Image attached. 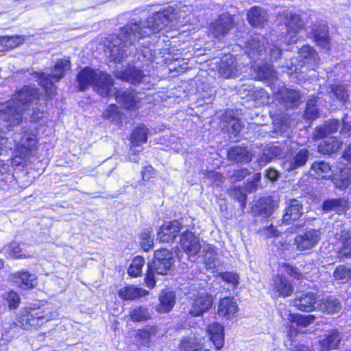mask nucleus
<instances>
[{
	"label": "nucleus",
	"instance_id": "f257e3e1",
	"mask_svg": "<svg viewBox=\"0 0 351 351\" xmlns=\"http://www.w3.org/2000/svg\"><path fill=\"white\" fill-rule=\"evenodd\" d=\"M38 97V90L24 86L14 95L12 99L0 103V119L10 125H19L23 119V112Z\"/></svg>",
	"mask_w": 351,
	"mask_h": 351
},
{
	"label": "nucleus",
	"instance_id": "f03ea898",
	"mask_svg": "<svg viewBox=\"0 0 351 351\" xmlns=\"http://www.w3.org/2000/svg\"><path fill=\"white\" fill-rule=\"evenodd\" d=\"M139 29L136 23L128 24L121 29L119 34L112 36L106 51L111 61L120 62L131 53L129 47L141 38Z\"/></svg>",
	"mask_w": 351,
	"mask_h": 351
},
{
	"label": "nucleus",
	"instance_id": "7ed1b4c3",
	"mask_svg": "<svg viewBox=\"0 0 351 351\" xmlns=\"http://www.w3.org/2000/svg\"><path fill=\"white\" fill-rule=\"evenodd\" d=\"M77 80L80 90L93 86L101 97L111 96L113 82L110 75L104 72L86 67L78 73Z\"/></svg>",
	"mask_w": 351,
	"mask_h": 351
},
{
	"label": "nucleus",
	"instance_id": "20e7f679",
	"mask_svg": "<svg viewBox=\"0 0 351 351\" xmlns=\"http://www.w3.org/2000/svg\"><path fill=\"white\" fill-rule=\"evenodd\" d=\"M57 315L53 308L48 305L29 306L21 311L16 324L25 330H32L40 326Z\"/></svg>",
	"mask_w": 351,
	"mask_h": 351
},
{
	"label": "nucleus",
	"instance_id": "39448f33",
	"mask_svg": "<svg viewBox=\"0 0 351 351\" xmlns=\"http://www.w3.org/2000/svg\"><path fill=\"white\" fill-rule=\"evenodd\" d=\"M173 264V258L171 252L167 249L156 250L154 260L148 263V269L145 278L149 288H154L156 285L154 275H167Z\"/></svg>",
	"mask_w": 351,
	"mask_h": 351
},
{
	"label": "nucleus",
	"instance_id": "423d86ee",
	"mask_svg": "<svg viewBox=\"0 0 351 351\" xmlns=\"http://www.w3.org/2000/svg\"><path fill=\"white\" fill-rule=\"evenodd\" d=\"M175 18L174 9L172 7H169L163 12H156L149 16L143 27L136 23H135L140 27L138 32L142 34L141 38H143L158 32L167 26Z\"/></svg>",
	"mask_w": 351,
	"mask_h": 351
},
{
	"label": "nucleus",
	"instance_id": "0eeeda50",
	"mask_svg": "<svg viewBox=\"0 0 351 351\" xmlns=\"http://www.w3.org/2000/svg\"><path fill=\"white\" fill-rule=\"evenodd\" d=\"M70 60L69 59H60L57 61L51 70V74L42 73L39 77V82L49 95H53L56 93V86L54 82H58L62 79L66 72L70 69Z\"/></svg>",
	"mask_w": 351,
	"mask_h": 351
},
{
	"label": "nucleus",
	"instance_id": "6e6552de",
	"mask_svg": "<svg viewBox=\"0 0 351 351\" xmlns=\"http://www.w3.org/2000/svg\"><path fill=\"white\" fill-rule=\"evenodd\" d=\"M334 228V241L331 243L337 245L341 256L351 257V233L346 230L341 222H337Z\"/></svg>",
	"mask_w": 351,
	"mask_h": 351
},
{
	"label": "nucleus",
	"instance_id": "1a4fd4ad",
	"mask_svg": "<svg viewBox=\"0 0 351 351\" xmlns=\"http://www.w3.org/2000/svg\"><path fill=\"white\" fill-rule=\"evenodd\" d=\"M189 298L191 300L189 313L195 317L208 311L213 303L212 295L204 291L190 293Z\"/></svg>",
	"mask_w": 351,
	"mask_h": 351
},
{
	"label": "nucleus",
	"instance_id": "9d476101",
	"mask_svg": "<svg viewBox=\"0 0 351 351\" xmlns=\"http://www.w3.org/2000/svg\"><path fill=\"white\" fill-rule=\"evenodd\" d=\"M232 17L228 13H223L210 23L209 32L215 38L220 40L224 38L233 28Z\"/></svg>",
	"mask_w": 351,
	"mask_h": 351
},
{
	"label": "nucleus",
	"instance_id": "9b49d317",
	"mask_svg": "<svg viewBox=\"0 0 351 351\" xmlns=\"http://www.w3.org/2000/svg\"><path fill=\"white\" fill-rule=\"evenodd\" d=\"M276 99L285 108H298L302 98L300 91L282 86L275 93Z\"/></svg>",
	"mask_w": 351,
	"mask_h": 351
},
{
	"label": "nucleus",
	"instance_id": "f8f14e48",
	"mask_svg": "<svg viewBox=\"0 0 351 351\" xmlns=\"http://www.w3.org/2000/svg\"><path fill=\"white\" fill-rule=\"evenodd\" d=\"M216 63L218 64L219 74L225 78L235 77L241 72V66L231 54L225 55Z\"/></svg>",
	"mask_w": 351,
	"mask_h": 351
},
{
	"label": "nucleus",
	"instance_id": "ddd939ff",
	"mask_svg": "<svg viewBox=\"0 0 351 351\" xmlns=\"http://www.w3.org/2000/svg\"><path fill=\"white\" fill-rule=\"evenodd\" d=\"M321 239V232L318 230L310 229L304 234L298 235L294 244L300 251L310 250L316 246Z\"/></svg>",
	"mask_w": 351,
	"mask_h": 351
},
{
	"label": "nucleus",
	"instance_id": "4468645a",
	"mask_svg": "<svg viewBox=\"0 0 351 351\" xmlns=\"http://www.w3.org/2000/svg\"><path fill=\"white\" fill-rule=\"evenodd\" d=\"M285 24L287 31L288 43L296 42L295 36L304 27V23L300 16L296 14L288 12L285 14Z\"/></svg>",
	"mask_w": 351,
	"mask_h": 351
},
{
	"label": "nucleus",
	"instance_id": "2eb2a0df",
	"mask_svg": "<svg viewBox=\"0 0 351 351\" xmlns=\"http://www.w3.org/2000/svg\"><path fill=\"white\" fill-rule=\"evenodd\" d=\"M37 143L36 136L34 134H24L21 141L15 145V156L22 159L27 158Z\"/></svg>",
	"mask_w": 351,
	"mask_h": 351
},
{
	"label": "nucleus",
	"instance_id": "dca6fc26",
	"mask_svg": "<svg viewBox=\"0 0 351 351\" xmlns=\"http://www.w3.org/2000/svg\"><path fill=\"white\" fill-rule=\"evenodd\" d=\"M272 294L274 297H288L293 291L294 287L283 275L278 274L273 277Z\"/></svg>",
	"mask_w": 351,
	"mask_h": 351
},
{
	"label": "nucleus",
	"instance_id": "f3484780",
	"mask_svg": "<svg viewBox=\"0 0 351 351\" xmlns=\"http://www.w3.org/2000/svg\"><path fill=\"white\" fill-rule=\"evenodd\" d=\"M180 245L189 257L195 256L201 248L198 238L191 232H186L181 235Z\"/></svg>",
	"mask_w": 351,
	"mask_h": 351
},
{
	"label": "nucleus",
	"instance_id": "a211bd4d",
	"mask_svg": "<svg viewBox=\"0 0 351 351\" xmlns=\"http://www.w3.org/2000/svg\"><path fill=\"white\" fill-rule=\"evenodd\" d=\"M12 280L23 289H31L37 285V278L35 274L22 270L10 275Z\"/></svg>",
	"mask_w": 351,
	"mask_h": 351
},
{
	"label": "nucleus",
	"instance_id": "6ab92c4d",
	"mask_svg": "<svg viewBox=\"0 0 351 351\" xmlns=\"http://www.w3.org/2000/svg\"><path fill=\"white\" fill-rule=\"evenodd\" d=\"M239 311L237 301L232 297H226L220 300L218 304L219 316L230 319L234 317Z\"/></svg>",
	"mask_w": 351,
	"mask_h": 351
},
{
	"label": "nucleus",
	"instance_id": "aec40b11",
	"mask_svg": "<svg viewBox=\"0 0 351 351\" xmlns=\"http://www.w3.org/2000/svg\"><path fill=\"white\" fill-rule=\"evenodd\" d=\"M114 96L116 101L128 109L136 108L140 100L137 93L133 89L117 90Z\"/></svg>",
	"mask_w": 351,
	"mask_h": 351
},
{
	"label": "nucleus",
	"instance_id": "412c9836",
	"mask_svg": "<svg viewBox=\"0 0 351 351\" xmlns=\"http://www.w3.org/2000/svg\"><path fill=\"white\" fill-rule=\"evenodd\" d=\"M287 206L282 217V221L285 223H291L298 219L303 214L302 204L297 199H293L287 202Z\"/></svg>",
	"mask_w": 351,
	"mask_h": 351
},
{
	"label": "nucleus",
	"instance_id": "4be33fe9",
	"mask_svg": "<svg viewBox=\"0 0 351 351\" xmlns=\"http://www.w3.org/2000/svg\"><path fill=\"white\" fill-rule=\"evenodd\" d=\"M309 157L308 150L306 149H300L290 160H285L282 163V168L289 172L303 167L307 162Z\"/></svg>",
	"mask_w": 351,
	"mask_h": 351
},
{
	"label": "nucleus",
	"instance_id": "5701e85b",
	"mask_svg": "<svg viewBox=\"0 0 351 351\" xmlns=\"http://www.w3.org/2000/svg\"><path fill=\"white\" fill-rule=\"evenodd\" d=\"M316 300L315 294L313 292H308L300 293L293 300L292 303L298 309L309 312L315 309Z\"/></svg>",
	"mask_w": 351,
	"mask_h": 351
},
{
	"label": "nucleus",
	"instance_id": "b1692460",
	"mask_svg": "<svg viewBox=\"0 0 351 351\" xmlns=\"http://www.w3.org/2000/svg\"><path fill=\"white\" fill-rule=\"evenodd\" d=\"M342 338L337 329H332L319 341L320 351L338 349Z\"/></svg>",
	"mask_w": 351,
	"mask_h": 351
},
{
	"label": "nucleus",
	"instance_id": "393cba45",
	"mask_svg": "<svg viewBox=\"0 0 351 351\" xmlns=\"http://www.w3.org/2000/svg\"><path fill=\"white\" fill-rule=\"evenodd\" d=\"M114 75L117 79L131 84L140 82L144 77L141 71L133 66H129L125 70L116 71Z\"/></svg>",
	"mask_w": 351,
	"mask_h": 351
},
{
	"label": "nucleus",
	"instance_id": "a878e982",
	"mask_svg": "<svg viewBox=\"0 0 351 351\" xmlns=\"http://www.w3.org/2000/svg\"><path fill=\"white\" fill-rule=\"evenodd\" d=\"M311 36L314 38L316 44L323 49H330V38L328 27L325 25L313 27L311 32Z\"/></svg>",
	"mask_w": 351,
	"mask_h": 351
},
{
	"label": "nucleus",
	"instance_id": "bb28decb",
	"mask_svg": "<svg viewBox=\"0 0 351 351\" xmlns=\"http://www.w3.org/2000/svg\"><path fill=\"white\" fill-rule=\"evenodd\" d=\"M265 38L260 34H255L251 36L247 42L250 58L255 59L256 56L261 55L265 51Z\"/></svg>",
	"mask_w": 351,
	"mask_h": 351
},
{
	"label": "nucleus",
	"instance_id": "cd10ccee",
	"mask_svg": "<svg viewBox=\"0 0 351 351\" xmlns=\"http://www.w3.org/2000/svg\"><path fill=\"white\" fill-rule=\"evenodd\" d=\"M149 294V291L133 285L127 286L119 289V297L123 300H134Z\"/></svg>",
	"mask_w": 351,
	"mask_h": 351
},
{
	"label": "nucleus",
	"instance_id": "c85d7f7f",
	"mask_svg": "<svg viewBox=\"0 0 351 351\" xmlns=\"http://www.w3.org/2000/svg\"><path fill=\"white\" fill-rule=\"evenodd\" d=\"M210 341L216 349H221L223 346V326L218 323L210 324L207 328Z\"/></svg>",
	"mask_w": 351,
	"mask_h": 351
},
{
	"label": "nucleus",
	"instance_id": "c756f323",
	"mask_svg": "<svg viewBox=\"0 0 351 351\" xmlns=\"http://www.w3.org/2000/svg\"><path fill=\"white\" fill-rule=\"evenodd\" d=\"M176 293L172 291L164 290L160 295V304L157 311L162 313H168L175 303Z\"/></svg>",
	"mask_w": 351,
	"mask_h": 351
},
{
	"label": "nucleus",
	"instance_id": "7c9ffc66",
	"mask_svg": "<svg viewBox=\"0 0 351 351\" xmlns=\"http://www.w3.org/2000/svg\"><path fill=\"white\" fill-rule=\"evenodd\" d=\"M228 158L238 163L249 162L252 158L251 154L245 147H232L228 150Z\"/></svg>",
	"mask_w": 351,
	"mask_h": 351
},
{
	"label": "nucleus",
	"instance_id": "2f4dec72",
	"mask_svg": "<svg viewBox=\"0 0 351 351\" xmlns=\"http://www.w3.org/2000/svg\"><path fill=\"white\" fill-rule=\"evenodd\" d=\"M288 151V147H282L281 144H270L265 149L261 158V161L268 162L275 157H281Z\"/></svg>",
	"mask_w": 351,
	"mask_h": 351
},
{
	"label": "nucleus",
	"instance_id": "473e14b6",
	"mask_svg": "<svg viewBox=\"0 0 351 351\" xmlns=\"http://www.w3.org/2000/svg\"><path fill=\"white\" fill-rule=\"evenodd\" d=\"M298 58L302 64H311L316 65L319 61L318 54L308 45H304L299 50Z\"/></svg>",
	"mask_w": 351,
	"mask_h": 351
},
{
	"label": "nucleus",
	"instance_id": "72a5a7b5",
	"mask_svg": "<svg viewBox=\"0 0 351 351\" xmlns=\"http://www.w3.org/2000/svg\"><path fill=\"white\" fill-rule=\"evenodd\" d=\"M180 351H210L204 347L203 344L193 337L183 338L180 343Z\"/></svg>",
	"mask_w": 351,
	"mask_h": 351
},
{
	"label": "nucleus",
	"instance_id": "f704fd0d",
	"mask_svg": "<svg viewBox=\"0 0 351 351\" xmlns=\"http://www.w3.org/2000/svg\"><path fill=\"white\" fill-rule=\"evenodd\" d=\"M247 19L252 26H261L267 21V13L261 8L254 7L249 10Z\"/></svg>",
	"mask_w": 351,
	"mask_h": 351
},
{
	"label": "nucleus",
	"instance_id": "c9c22d12",
	"mask_svg": "<svg viewBox=\"0 0 351 351\" xmlns=\"http://www.w3.org/2000/svg\"><path fill=\"white\" fill-rule=\"evenodd\" d=\"M158 238L163 243L173 242L176 238V226L173 222H165L158 232Z\"/></svg>",
	"mask_w": 351,
	"mask_h": 351
},
{
	"label": "nucleus",
	"instance_id": "e433bc0d",
	"mask_svg": "<svg viewBox=\"0 0 351 351\" xmlns=\"http://www.w3.org/2000/svg\"><path fill=\"white\" fill-rule=\"evenodd\" d=\"M341 143L335 137L330 136L324 140L318 146V151L323 154H331L339 150Z\"/></svg>",
	"mask_w": 351,
	"mask_h": 351
},
{
	"label": "nucleus",
	"instance_id": "4c0bfd02",
	"mask_svg": "<svg viewBox=\"0 0 351 351\" xmlns=\"http://www.w3.org/2000/svg\"><path fill=\"white\" fill-rule=\"evenodd\" d=\"M204 263L208 270L213 269L220 265V262L217 258V252L211 245L204 247Z\"/></svg>",
	"mask_w": 351,
	"mask_h": 351
},
{
	"label": "nucleus",
	"instance_id": "58836bf2",
	"mask_svg": "<svg viewBox=\"0 0 351 351\" xmlns=\"http://www.w3.org/2000/svg\"><path fill=\"white\" fill-rule=\"evenodd\" d=\"M252 67L256 73L255 77L260 80H273L276 79L274 67L269 64H264L262 66H254Z\"/></svg>",
	"mask_w": 351,
	"mask_h": 351
},
{
	"label": "nucleus",
	"instance_id": "ea45409f",
	"mask_svg": "<svg viewBox=\"0 0 351 351\" xmlns=\"http://www.w3.org/2000/svg\"><path fill=\"white\" fill-rule=\"evenodd\" d=\"M311 173L317 178H326L330 176L331 167L324 161L314 162L311 165Z\"/></svg>",
	"mask_w": 351,
	"mask_h": 351
},
{
	"label": "nucleus",
	"instance_id": "a19ab883",
	"mask_svg": "<svg viewBox=\"0 0 351 351\" xmlns=\"http://www.w3.org/2000/svg\"><path fill=\"white\" fill-rule=\"evenodd\" d=\"M332 181L337 188L341 190L347 189L351 184V168L341 169L339 175L335 177Z\"/></svg>",
	"mask_w": 351,
	"mask_h": 351
},
{
	"label": "nucleus",
	"instance_id": "79ce46f5",
	"mask_svg": "<svg viewBox=\"0 0 351 351\" xmlns=\"http://www.w3.org/2000/svg\"><path fill=\"white\" fill-rule=\"evenodd\" d=\"M347 203V201L341 198L330 199L324 202L322 208L326 212L334 210L340 213L345 211Z\"/></svg>",
	"mask_w": 351,
	"mask_h": 351
},
{
	"label": "nucleus",
	"instance_id": "37998d69",
	"mask_svg": "<svg viewBox=\"0 0 351 351\" xmlns=\"http://www.w3.org/2000/svg\"><path fill=\"white\" fill-rule=\"evenodd\" d=\"M319 309L328 314L338 313L341 310V304L332 297H327L319 304Z\"/></svg>",
	"mask_w": 351,
	"mask_h": 351
},
{
	"label": "nucleus",
	"instance_id": "c03bdc74",
	"mask_svg": "<svg viewBox=\"0 0 351 351\" xmlns=\"http://www.w3.org/2000/svg\"><path fill=\"white\" fill-rule=\"evenodd\" d=\"M130 319L134 322H145L151 318L147 308L138 306L130 312Z\"/></svg>",
	"mask_w": 351,
	"mask_h": 351
},
{
	"label": "nucleus",
	"instance_id": "a18cd8bd",
	"mask_svg": "<svg viewBox=\"0 0 351 351\" xmlns=\"http://www.w3.org/2000/svg\"><path fill=\"white\" fill-rule=\"evenodd\" d=\"M333 276L335 280L342 283L351 280V265H339L334 272Z\"/></svg>",
	"mask_w": 351,
	"mask_h": 351
},
{
	"label": "nucleus",
	"instance_id": "49530a36",
	"mask_svg": "<svg viewBox=\"0 0 351 351\" xmlns=\"http://www.w3.org/2000/svg\"><path fill=\"white\" fill-rule=\"evenodd\" d=\"M103 117L114 123L115 124H120L122 123L121 113L118 110V107L115 105L109 106L103 112Z\"/></svg>",
	"mask_w": 351,
	"mask_h": 351
},
{
	"label": "nucleus",
	"instance_id": "de8ad7c7",
	"mask_svg": "<svg viewBox=\"0 0 351 351\" xmlns=\"http://www.w3.org/2000/svg\"><path fill=\"white\" fill-rule=\"evenodd\" d=\"M147 138V130L144 125L138 126L134 130L132 137V143L133 147L139 146L141 144L145 143Z\"/></svg>",
	"mask_w": 351,
	"mask_h": 351
},
{
	"label": "nucleus",
	"instance_id": "09e8293b",
	"mask_svg": "<svg viewBox=\"0 0 351 351\" xmlns=\"http://www.w3.org/2000/svg\"><path fill=\"white\" fill-rule=\"evenodd\" d=\"M317 97L310 98L306 103L305 117L309 120H314L319 117V112L316 108Z\"/></svg>",
	"mask_w": 351,
	"mask_h": 351
},
{
	"label": "nucleus",
	"instance_id": "8fccbe9b",
	"mask_svg": "<svg viewBox=\"0 0 351 351\" xmlns=\"http://www.w3.org/2000/svg\"><path fill=\"white\" fill-rule=\"evenodd\" d=\"M145 263L142 256H136L133 260L128 269V274L132 277H136L142 273V267Z\"/></svg>",
	"mask_w": 351,
	"mask_h": 351
},
{
	"label": "nucleus",
	"instance_id": "3c124183",
	"mask_svg": "<svg viewBox=\"0 0 351 351\" xmlns=\"http://www.w3.org/2000/svg\"><path fill=\"white\" fill-rule=\"evenodd\" d=\"M21 43V39L18 36H4L0 38V47L3 50L12 49Z\"/></svg>",
	"mask_w": 351,
	"mask_h": 351
},
{
	"label": "nucleus",
	"instance_id": "603ef678",
	"mask_svg": "<svg viewBox=\"0 0 351 351\" xmlns=\"http://www.w3.org/2000/svg\"><path fill=\"white\" fill-rule=\"evenodd\" d=\"M330 92L333 93L335 97L343 103L348 100L349 95L347 89L342 85L334 84L330 87Z\"/></svg>",
	"mask_w": 351,
	"mask_h": 351
},
{
	"label": "nucleus",
	"instance_id": "864d4df0",
	"mask_svg": "<svg viewBox=\"0 0 351 351\" xmlns=\"http://www.w3.org/2000/svg\"><path fill=\"white\" fill-rule=\"evenodd\" d=\"M339 125L340 122L339 120L332 119L326 122L323 128H320L317 131L324 130V133L322 134V136H324L328 134L336 132L338 130Z\"/></svg>",
	"mask_w": 351,
	"mask_h": 351
},
{
	"label": "nucleus",
	"instance_id": "5fc2aeb1",
	"mask_svg": "<svg viewBox=\"0 0 351 351\" xmlns=\"http://www.w3.org/2000/svg\"><path fill=\"white\" fill-rule=\"evenodd\" d=\"M150 233L149 230H145L141 233V245L145 251H148L154 245V240Z\"/></svg>",
	"mask_w": 351,
	"mask_h": 351
},
{
	"label": "nucleus",
	"instance_id": "6e6d98bb",
	"mask_svg": "<svg viewBox=\"0 0 351 351\" xmlns=\"http://www.w3.org/2000/svg\"><path fill=\"white\" fill-rule=\"evenodd\" d=\"M225 119L226 121L228 123L226 127L230 128L232 130V132L235 136L237 135L242 128L240 120L235 117H230L229 119L226 116L225 117Z\"/></svg>",
	"mask_w": 351,
	"mask_h": 351
},
{
	"label": "nucleus",
	"instance_id": "4d7b16f0",
	"mask_svg": "<svg viewBox=\"0 0 351 351\" xmlns=\"http://www.w3.org/2000/svg\"><path fill=\"white\" fill-rule=\"evenodd\" d=\"M5 299L8 302V305L10 308L15 309L18 307L20 303V298L19 295L14 292L10 291L6 293Z\"/></svg>",
	"mask_w": 351,
	"mask_h": 351
},
{
	"label": "nucleus",
	"instance_id": "13d9d810",
	"mask_svg": "<svg viewBox=\"0 0 351 351\" xmlns=\"http://www.w3.org/2000/svg\"><path fill=\"white\" fill-rule=\"evenodd\" d=\"M220 276L223 281L232 285L234 287L237 286L239 284V276L233 272H223L220 273Z\"/></svg>",
	"mask_w": 351,
	"mask_h": 351
},
{
	"label": "nucleus",
	"instance_id": "bf43d9fd",
	"mask_svg": "<svg viewBox=\"0 0 351 351\" xmlns=\"http://www.w3.org/2000/svg\"><path fill=\"white\" fill-rule=\"evenodd\" d=\"M315 317L313 315H297L295 317L294 322L301 326H307L314 321Z\"/></svg>",
	"mask_w": 351,
	"mask_h": 351
},
{
	"label": "nucleus",
	"instance_id": "052dcab7",
	"mask_svg": "<svg viewBox=\"0 0 351 351\" xmlns=\"http://www.w3.org/2000/svg\"><path fill=\"white\" fill-rule=\"evenodd\" d=\"M348 115L346 114L342 118L341 125L342 128L341 129L340 133L344 136H349L351 133V124L350 121L348 120Z\"/></svg>",
	"mask_w": 351,
	"mask_h": 351
},
{
	"label": "nucleus",
	"instance_id": "680f3d73",
	"mask_svg": "<svg viewBox=\"0 0 351 351\" xmlns=\"http://www.w3.org/2000/svg\"><path fill=\"white\" fill-rule=\"evenodd\" d=\"M141 174L143 180L148 181L156 176V171L152 166H146L143 167Z\"/></svg>",
	"mask_w": 351,
	"mask_h": 351
},
{
	"label": "nucleus",
	"instance_id": "e2e57ef3",
	"mask_svg": "<svg viewBox=\"0 0 351 351\" xmlns=\"http://www.w3.org/2000/svg\"><path fill=\"white\" fill-rule=\"evenodd\" d=\"M10 254L13 257L16 258L30 257V256H27L23 254L21 248L16 243L12 244Z\"/></svg>",
	"mask_w": 351,
	"mask_h": 351
},
{
	"label": "nucleus",
	"instance_id": "0e129e2a",
	"mask_svg": "<svg viewBox=\"0 0 351 351\" xmlns=\"http://www.w3.org/2000/svg\"><path fill=\"white\" fill-rule=\"evenodd\" d=\"M286 271L290 276L296 279H300L303 277V275L298 269L291 265L287 266Z\"/></svg>",
	"mask_w": 351,
	"mask_h": 351
},
{
	"label": "nucleus",
	"instance_id": "69168bd1",
	"mask_svg": "<svg viewBox=\"0 0 351 351\" xmlns=\"http://www.w3.org/2000/svg\"><path fill=\"white\" fill-rule=\"evenodd\" d=\"M138 337L142 339L141 344L146 346L149 341L150 333L148 330H140Z\"/></svg>",
	"mask_w": 351,
	"mask_h": 351
},
{
	"label": "nucleus",
	"instance_id": "338daca9",
	"mask_svg": "<svg viewBox=\"0 0 351 351\" xmlns=\"http://www.w3.org/2000/svg\"><path fill=\"white\" fill-rule=\"evenodd\" d=\"M249 174L247 169H241L234 172L233 177L236 181L245 178Z\"/></svg>",
	"mask_w": 351,
	"mask_h": 351
},
{
	"label": "nucleus",
	"instance_id": "774afa93",
	"mask_svg": "<svg viewBox=\"0 0 351 351\" xmlns=\"http://www.w3.org/2000/svg\"><path fill=\"white\" fill-rule=\"evenodd\" d=\"M265 176L271 181H275L278 179L279 173L277 170L270 168L266 171Z\"/></svg>",
	"mask_w": 351,
	"mask_h": 351
}]
</instances>
